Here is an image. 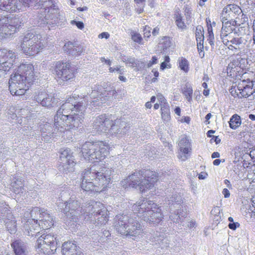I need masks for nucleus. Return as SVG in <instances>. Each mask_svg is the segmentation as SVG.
<instances>
[{
  "instance_id": "46",
  "label": "nucleus",
  "mask_w": 255,
  "mask_h": 255,
  "mask_svg": "<svg viewBox=\"0 0 255 255\" xmlns=\"http://www.w3.org/2000/svg\"><path fill=\"white\" fill-rule=\"evenodd\" d=\"M203 32V31H202L201 29H199V30H198V29H196V33H195L196 40L199 39V38H200V39H204V36Z\"/></svg>"
},
{
  "instance_id": "50",
  "label": "nucleus",
  "mask_w": 255,
  "mask_h": 255,
  "mask_svg": "<svg viewBox=\"0 0 255 255\" xmlns=\"http://www.w3.org/2000/svg\"><path fill=\"white\" fill-rule=\"evenodd\" d=\"M152 72L153 73L154 77L151 79V82L154 83L157 81V78L159 76V72L155 69H152Z\"/></svg>"
},
{
  "instance_id": "60",
  "label": "nucleus",
  "mask_w": 255,
  "mask_h": 255,
  "mask_svg": "<svg viewBox=\"0 0 255 255\" xmlns=\"http://www.w3.org/2000/svg\"><path fill=\"white\" fill-rule=\"evenodd\" d=\"M224 183L229 189H232V185L231 184L229 180L225 179L224 180Z\"/></svg>"
},
{
  "instance_id": "55",
  "label": "nucleus",
  "mask_w": 255,
  "mask_h": 255,
  "mask_svg": "<svg viewBox=\"0 0 255 255\" xmlns=\"http://www.w3.org/2000/svg\"><path fill=\"white\" fill-rule=\"evenodd\" d=\"M222 193L224 195L225 198H228L230 197V192L227 188H224L223 190Z\"/></svg>"
},
{
  "instance_id": "31",
  "label": "nucleus",
  "mask_w": 255,
  "mask_h": 255,
  "mask_svg": "<svg viewBox=\"0 0 255 255\" xmlns=\"http://www.w3.org/2000/svg\"><path fill=\"white\" fill-rule=\"evenodd\" d=\"M172 45L171 39L168 36H163L160 39L158 43V47L163 51H166Z\"/></svg>"
},
{
  "instance_id": "44",
  "label": "nucleus",
  "mask_w": 255,
  "mask_h": 255,
  "mask_svg": "<svg viewBox=\"0 0 255 255\" xmlns=\"http://www.w3.org/2000/svg\"><path fill=\"white\" fill-rule=\"evenodd\" d=\"M197 49L199 52V56L201 58H203L204 57V45L199 44L197 45Z\"/></svg>"
},
{
  "instance_id": "7",
  "label": "nucleus",
  "mask_w": 255,
  "mask_h": 255,
  "mask_svg": "<svg viewBox=\"0 0 255 255\" xmlns=\"http://www.w3.org/2000/svg\"><path fill=\"white\" fill-rule=\"evenodd\" d=\"M19 73H14L11 75L8 81L9 90L13 96H23L29 90L33 84Z\"/></svg>"
},
{
  "instance_id": "41",
  "label": "nucleus",
  "mask_w": 255,
  "mask_h": 255,
  "mask_svg": "<svg viewBox=\"0 0 255 255\" xmlns=\"http://www.w3.org/2000/svg\"><path fill=\"white\" fill-rule=\"evenodd\" d=\"M179 145L180 147H182V146H189V145H191V144L188 137L185 136L180 139Z\"/></svg>"
},
{
  "instance_id": "36",
  "label": "nucleus",
  "mask_w": 255,
  "mask_h": 255,
  "mask_svg": "<svg viewBox=\"0 0 255 255\" xmlns=\"http://www.w3.org/2000/svg\"><path fill=\"white\" fill-rule=\"evenodd\" d=\"M182 94L189 102L192 101L193 89L191 86H186L182 90Z\"/></svg>"
},
{
  "instance_id": "62",
  "label": "nucleus",
  "mask_w": 255,
  "mask_h": 255,
  "mask_svg": "<svg viewBox=\"0 0 255 255\" xmlns=\"http://www.w3.org/2000/svg\"><path fill=\"white\" fill-rule=\"evenodd\" d=\"M220 156V153L218 152H214L211 155L212 158H215Z\"/></svg>"
},
{
  "instance_id": "26",
  "label": "nucleus",
  "mask_w": 255,
  "mask_h": 255,
  "mask_svg": "<svg viewBox=\"0 0 255 255\" xmlns=\"http://www.w3.org/2000/svg\"><path fill=\"white\" fill-rule=\"evenodd\" d=\"M24 228L28 236H33L39 233L41 226L37 220L28 219L24 224Z\"/></svg>"
},
{
  "instance_id": "15",
  "label": "nucleus",
  "mask_w": 255,
  "mask_h": 255,
  "mask_svg": "<svg viewBox=\"0 0 255 255\" xmlns=\"http://www.w3.org/2000/svg\"><path fill=\"white\" fill-rule=\"evenodd\" d=\"M60 160V166L64 170H72L76 164L74 158L73 152L68 148L61 149Z\"/></svg>"
},
{
  "instance_id": "56",
  "label": "nucleus",
  "mask_w": 255,
  "mask_h": 255,
  "mask_svg": "<svg viewBox=\"0 0 255 255\" xmlns=\"http://www.w3.org/2000/svg\"><path fill=\"white\" fill-rule=\"evenodd\" d=\"M174 16L175 18V20L176 19H179L182 18V16H181V13H180L179 10H177L175 11V14H174Z\"/></svg>"
},
{
  "instance_id": "4",
  "label": "nucleus",
  "mask_w": 255,
  "mask_h": 255,
  "mask_svg": "<svg viewBox=\"0 0 255 255\" xmlns=\"http://www.w3.org/2000/svg\"><path fill=\"white\" fill-rule=\"evenodd\" d=\"M84 116H70L69 115L62 114L54 117V126L57 128V131L62 134V136L65 139V134L69 133V139L72 138L71 131L77 128L81 123Z\"/></svg>"
},
{
  "instance_id": "5",
  "label": "nucleus",
  "mask_w": 255,
  "mask_h": 255,
  "mask_svg": "<svg viewBox=\"0 0 255 255\" xmlns=\"http://www.w3.org/2000/svg\"><path fill=\"white\" fill-rule=\"evenodd\" d=\"M115 228L119 234L126 236L136 237L143 233L138 222H131L129 217L124 214L116 216Z\"/></svg>"
},
{
  "instance_id": "37",
  "label": "nucleus",
  "mask_w": 255,
  "mask_h": 255,
  "mask_svg": "<svg viewBox=\"0 0 255 255\" xmlns=\"http://www.w3.org/2000/svg\"><path fill=\"white\" fill-rule=\"evenodd\" d=\"M130 36L131 39L135 43L139 44H143V38L139 33L134 31H132L130 32Z\"/></svg>"
},
{
  "instance_id": "34",
  "label": "nucleus",
  "mask_w": 255,
  "mask_h": 255,
  "mask_svg": "<svg viewBox=\"0 0 255 255\" xmlns=\"http://www.w3.org/2000/svg\"><path fill=\"white\" fill-rule=\"evenodd\" d=\"M241 124V117L237 115H234L230 119L229 122L230 127L232 129H236Z\"/></svg>"
},
{
  "instance_id": "29",
  "label": "nucleus",
  "mask_w": 255,
  "mask_h": 255,
  "mask_svg": "<svg viewBox=\"0 0 255 255\" xmlns=\"http://www.w3.org/2000/svg\"><path fill=\"white\" fill-rule=\"evenodd\" d=\"M6 230L11 234H15L17 231V221L15 217L10 214L4 221Z\"/></svg>"
},
{
  "instance_id": "59",
  "label": "nucleus",
  "mask_w": 255,
  "mask_h": 255,
  "mask_svg": "<svg viewBox=\"0 0 255 255\" xmlns=\"http://www.w3.org/2000/svg\"><path fill=\"white\" fill-rule=\"evenodd\" d=\"M101 61L102 62H105L109 66H110L111 65V61L109 59H106L105 58H102Z\"/></svg>"
},
{
  "instance_id": "43",
  "label": "nucleus",
  "mask_w": 255,
  "mask_h": 255,
  "mask_svg": "<svg viewBox=\"0 0 255 255\" xmlns=\"http://www.w3.org/2000/svg\"><path fill=\"white\" fill-rule=\"evenodd\" d=\"M208 35L207 36V40L209 43L211 45H214V35L213 33H208Z\"/></svg>"
},
{
  "instance_id": "8",
  "label": "nucleus",
  "mask_w": 255,
  "mask_h": 255,
  "mask_svg": "<svg viewBox=\"0 0 255 255\" xmlns=\"http://www.w3.org/2000/svg\"><path fill=\"white\" fill-rule=\"evenodd\" d=\"M21 21L16 16H3L0 18V38L6 39L17 32Z\"/></svg>"
},
{
  "instance_id": "3",
  "label": "nucleus",
  "mask_w": 255,
  "mask_h": 255,
  "mask_svg": "<svg viewBox=\"0 0 255 255\" xmlns=\"http://www.w3.org/2000/svg\"><path fill=\"white\" fill-rule=\"evenodd\" d=\"M110 150V145L103 141L86 142L81 147L83 157L92 163L99 162L105 159L109 154Z\"/></svg>"
},
{
  "instance_id": "47",
  "label": "nucleus",
  "mask_w": 255,
  "mask_h": 255,
  "mask_svg": "<svg viewBox=\"0 0 255 255\" xmlns=\"http://www.w3.org/2000/svg\"><path fill=\"white\" fill-rule=\"evenodd\" d=\"M192 12L190 8L185 7L184 8V14L187 19L191 17Z\"/></svg>"
},
{
  "instance_id": "42",
  "label": "nucleus",
  "mask_w": 255,
  "mask_h": 255,
  "mask_svg": "<svg viewBox=\"0 0 255 255\" xmlns=\"http://www.w3.org/2000/svg\"><path fill=\"white\" fill-rule=\"evenodd\" d=\"M158 62V58L156 56H153L151 58V59L147 63V66L148 67H151L153 65L157 63Z\"/></svg>"
},
{
  "instance_id": "24",
  "label": "nucleus",
  "mask_w": 255,
  "mask_h": 255,
  "mask_svg": "<svg viewBox=\"0 0 255 255\" xmlns=\"http://www.w3.org/2000/svg\"><path fill=\"white\" fill-rule=\"evenodd\" d=\"M16 73L24 76L26 79L34 82L35 80L34 66L31 64L21 63L18 67Z\"/></svg>"
},
{
  "instance_id": "63",
  "label": "nucleus",
  "mask_w": 255,
  "mask_h": 255,
  "mask_svg": "<svg viewBox=\"0 0 255 255\" xmlns=\"http://www.w3.org/2000/svg\"><path fill=\"white\" fill-rule=\"evenodd\" d=\"M210 90L209 89H205L203 91V94L205 96H208L209 95Z\"/></svg>"
},
{
  "instance_id": "32",
  "label": "nucleus",
  "mask_w": 255,
  "mask_h": 255,
  "mask_svg": "<svg viewBox=\"0 0 255 255\" xmlns=\"http://www.w3.org/2000/svg\"><path fill=\"white\" fill-rule=\"evenodd\" d=\"M46 210L44 209H41L39 207H33L30 212V219L37 220L39 221V220L42 218L43 212H45Z\"/></svg>"
},
{
  "instance_id": "33",
  "label": "nucleus",
  "mask_w": 255,
  "mask_h": 255,
  "mask_svg": "<svg viewBox=\"0 0 255 255\" xmlns=\"http://www.w3.org/2000/svg\"><path fill=\"white\" fill-rule=\"evenodd\" d=\"M16 255H26L25 250L18 240H15L11 244Z\"/></svg>"
},
{
  "instance_id": "23",
  "label": "nucleus",
  "mask_w": 255,
  "mask_h": 255,
  "mask_svg": "<svg viewBox=\"0 0 255 255\" xmlns=\"http://www.w3.org/2000/svg\"><path fill=\"white\" fill-rule=\"evenodd\" d=\"M157 99L160 105L161 118L164 121L168 122L170 120V107L166 100L161 93L157 94Z\"/></svg>"
},
{
  "instance_id": "35",
  "label": "nucleus",
  "mask_w": 255,
  "mask_h": 255,
  "mask_svg": "<svg viewBox=\"0 0 255 255\" xmlns=\"http://www.w3.org/2000/svg\"><path fill=\"white\" fill-rule=\"evenodd\" d=\"M230 92L231 94L235 98H244L242 92V90L239 87V83L237 86H232L230 89Z\"/></svg>"
},
{
  "instance_id": "61",
  "label": "nucleus",
  "mask_w": 255,
  "mask_h": 255,
  "mask_svg": "<svg viewBox=\"0 0 255 255\" xmlns=\"http://www.w3.org/2000/svg\"><path fill=\"white\" fill-rule=\"evenodd\" d=\"M175 113L180 116V113H181V109L179 107H176L174 110Z\"/></svg>"
},
{
  "instance_id": "1",
  "label": "nucleus",
  "mask_w": 255,
  "mask_h": 255,
  "mask_svg": "<svg viewBox=\"0 0 255 255\" xmlns=\"http://www.w3.org/2000/svg\"><path fill=\"white\" fill-rule=\"evenodd\" d=\"M112 168L106 166L99 168L91 167L81 174L80 187L86 192L100 193L108 189L112 183Z\"/></svg>"
},
{
  "instance_id": "25",
  "label": "nucleus",
  "mask_w": 255,
  "mask_h": 255,
  "mask_svg": "<svg viewBox=\"0 0 255 255\" xmlns=\"http://www.w3.org/2000/svg\"><path fill=\"white\" fill-rule=\"evenodd\" d=\"M63 255H83L79 247L72 242H65L62 245Z\"/></svg>"
},
{
  "instance_id": "2",
  "label": "nucleus",
  "mask_w": 255,
  "mask_h": 255,
  "mask_svg": "<svg viewBox=\"0 0 255 255\" xmlns=\"http://www.w3.org/2000/svg\"><path fill=\"white\" fill-rule=\"evenodd\" d=\"M158 180V175L155 171L149 169L135 170L122 181L125 189L138 188L144 193L153 188Z\"/></svg>"
},
{
  "instance_id": "13",
  "label": "nucleus",
  "mask_w": 255,
  "mask_h": 255,
  "mask_svg": "<svg viewBox=\"0 0 255 255\" xmlns=\"http://www.w3.org/2000/svg\"><path fill=\"white\" fill-rule=\"evenodd\" d=\"M28 6V2L23 0H0V10L6 13L19 12Z\"/></svg>"
},
{
  "instance_id": "17",
  "label": "nucleus",
  "mask_w": 255,
  "mask_h": 255,
  "mask_svg": "<svg viewBox=\"0 0 255 255\" xmlns=\"http://www.w3.org/2000/svg\"><path fill=\"white\" fill-rule=\"evenodd\" d=\"M115 124L116 120H111L106 114H102L98 116L94 121L95 129L101 131L106 132L113 129Z\"/></svg>"
},
{
  "instance_id": "6",
  "label": "nucleus",
  "mask_w": 255,
  "mask_h": 255,
  "mask_svg": "<svg viewBox=\"0 0 255 255\" xmlns=\"http://www.w3.org/2000/svg\"><path fill=\"white\" fill-rule=\"evenodd\" d=\"M44 47V45L40 38L33 32H28L25 33L21 41V50L28 56L36 55Z\"/></svg>"
},
{
  "instance_id": "38",
  "label": "nucleus",
  "mask_w": 255,
  "mask_h": 255,
  "mask_svg": "<svg viewBox=\"0 0 255 255\" xmlns=\"http://www.w3.org/2000/svg\"><path fill=\"white\" fill-rule=\"evenodd\" d=\"M170 57L168 56H165L164 57V61L162 62L160 64V70H163L165 68H170L171 66L170 64Z\"/></svg>"
},
{
  "instance_id": "40",
  "label": "nucleus",
  "mask_w": 255,
  "mask_h": 255,
  "mask_svg": "<svg viewBox=\"0 0 255 255\" xmlns=\"http://www.w3.org/2000/svg\"><path fill=\"white\" fill-rule=\"evenodd\" d=\"M143 35L144 38H148L151 36V27L148 25L143 27Z\"/></svg>"
},
{
  "instance_id": "28",
  "label": "nucleus",
  "mask_w": 255,
  "mask_h": 255,
  "mask_svg": "<svg viewBox=\"0 0 255 255\" xmlns=\"http://www.w3.org/2000/svg\"><path fill=\"white\" fill-rule=\"evenodd\" d=\"M38 223L40 224L41 228L43 230L49 229L54 225L53 217L46 211L43 212V216Z\"/></svg>"
},
{
  "instance_id": "12",
  "label": "nucleus",
  "mask_w": 255,
  "mask_h": 255,
  "mask_svg": "<svg viewBox=\"0 0 255 255\" xmlns=\"http://www.w3.org/2000/svg\"><path fill=\"white\" fill-rule=\"evenodd\" d=\"M73 99L70 98L62 104L58 109L55 116L62 114L69 115L70 116H84L85 107L81 102H77L76 104L73 103Z\"/></svg>"
},
{
  "instance_id": "21",
  "label": "nucleus",
  "mask_w": 255,
  "mask_h": 255,
  "mask_svg": "<svg viewBox=\"0 0 255 255\" xmlns=\"http://www.w3.org/2000/svg\"><path fill=\"white\" fill-rule=\"evenodd\" d=\"M154 203L152 201H148L146 199L140 200L132 206V210L135 214H142L140 217L144 219V216L146 215V212L151 211L153 209Z\"/></svg>"
},
{
  "instance_id": "52",
  "label": "nucleus",
  "mask_w": 255,
  "mask_h": 255,
  "mask_svg": "<svg viewBox=\"0 0 255 255\" xmlns=\"http://www.w3.org/2000/svg\"><path fill=\"white\" fill-rule=\"evenodd\" d=\"M228 226L230 229L235 230L237 227L240 226V224L238 222L232 223H229Z\"/></svg>"
},
{
  "instance_id": "16",
  "label": "nucleus",
  "mask_w": 255,
  "mask_h": 255,
  "mask_svg": "<svg viewBox=\"0 0 255 255\" xmlns=\"http://www.w3.org/2000/svg\"><path fill=\"white\" fill-rule=\"evenodd\" d=\"M242 10L240 7L235 4L227 5L223 9L221 14V19L230 20L233 22L242 13Z\"/></svg>"
},
{
  "instance_id": "49",
  "label": "nucleus",
  "mask_w": 255,
  "mask_h": 255,
  "mask_svg": "<svg viewBox=\"0 0 255 255\" xmlns=\"http://www.w3.org/2000/svg\"><path fill=\"white\" fill-rule=\"evenodd\" d=\"M191 150V145L189 146H182L181 147V151L184 154L189 153Z\"/></svg>"
},
{
  "instance_id": "19",
  "label": "nucleus",
  "mask_w": 255,
  "mask_h": 255,
  "mask_svg": "<svg viewBox=\"0 0 255 255\" xmlns=\"http://www.w3.org/2000/svg\"><path fill=\"white\" fill-rule=\"evenodd\" d=\"M152 205H154L153 209L146 212L143 220L149 224L158 225L162 220L163 216L160 207L155 203Z\"/></svg>"
},
{
  "instance_id": "30",
  "label": "nucleus",
  "mask_w": 255,
  "mask_h": 255,
  "mask_svg": "<svg viewBox=\"0 0 255 255\" xmlns=\"http://www.w3.org/2000/svg\"><path fill=\"white\" fill-rule=\"evenodd\" d=\"M177 65L178 68L185 73H187L190 70L189 62L185 57H181L178 58Z\"/></svg>"
},
{
  "instance_id": "48",
  "label": "nucleus",
  "mask_w": 255,
  "mask_h": 255,
  "mask_svg": "<svg viewBox=\"0 0 255 255\" xmlns=\"http://www.w3.org/2000/svg\"><path fill=\"white\" fill-rule=\"evenodd\" d=\"M176 24L178 27L183 28L185 27L184 22L182 21V19H176L175 20Z\"/></svg>"
},
{
  "instance_id": "18",
  "label": "nucleus",
  "mask_w": 255,
  "mask_h": 255,
  "mask_svg": "<svg viewBox=\"0 0 255 255\" xmlns=\"http://www.w3.org/2000/svg\"><path fill=\"white\" fill-rule=\"evenodd\" d=\"M36 101L48 108L57 106L58 99L53 96L48 95L45 92H39L34 97Z\"/></svg>"
},
{
  "instance_id": "22",
  "label": "nucleus",
  "mask_w": 255,
  "mask_h": 255,
  "mask_svg": "<svg viewBox=\"0 0 255 255\" xmlns=\"http://www.w3.org/2000/svg\"><path fill=\"white\" fill-rule=\"evenodd\" d=\"M239 87L242 90L244 98H248L255 93V81L249 79L239 82Z\"/></svg>"
},
{
  "instance_id": "58",
  "label": "nucleus",
  "mask_w": 255,
  "mask_h": 255,
  "mask_svg": "<svg viewBox=\"0 0 255 255\" xmlns=\"http://www.w3.org/2000/svg\"><path fill=\"white\" fill-rule=\"evenodd\" d=\"M120 71V67H117L116 68L110 67L109 68V71H110V72H111V73L114 72L115 71Z\"/></svg>"
},
{
  "instance_id": "10",
  "label": "nucleus",
  "mask_w": 255,
  "mask_h": 255,
  "mask_svg": "<svg viewBox=\"0 0 255 255\" xmlns=\"http://www.w3.org/2000/svg\"><path fill=\"white\" fill-rule=\"evenodd\" d=\"M35 247L40 254L53 255L57 248L56 238L53 234H43L37 240Z\"/></svg>"
},
{
  "instance_id": "54",
  "label": "nucleus",
  "mask_w": 255,
  "mask_h": 255,
  "mask_svg": "<svg viewBox=\"0 0 255 255\" xmlns=\"http://www.w3.org/2000/svg\"><path fill=\"white\" fill-rule=\"evenodd\" d=\"M212 138L211 139V142H215L216 144H218L220 142L221 139L219 138L217 136H213L211 137Z\"/></svg>"
},
{
  "instance_id": "39",
  "label": "nucleus",
  "mask_w": 255,
  "mask_h": 255,
  "mask_svg": "<svg viewBox=\"0 0 255 255\" xmlns=\"http://www.w3.org/2000/svg\"><path fill=\"white\" fill-rule=\"evenodd\" d=\"M74 44L71 42H67L64 45L63 48L65 51L69 53H73L74 51Z\"/></svg>"
},
{
  "instance_id": "20",
  "label": "nucleus",
  "mask_w": 255,
  "mask_h": 255,
  "mask_svg": "<svg viewBox=\"0 0 255 255\" xmlns=\"http://www.w3.org/2000/svg\"><path fill=\"white\" fill-rule=\"evenodd\" d=\"M224 44L228 48L233 51H237L241 49L240 46L242 44L243 40L236 32L233 34L222 38Z\"/></svg>"
},
{
  "instance_id": "51",
  "label": "nucleus",
  "mask_w": 255,
  "mask_h": 255,
  "mask_svg": "<svg viewBox=\"0 0 255 255\" xmlns=\"http://www.w3.org/2000/svg\"><path fill=\"white\" fill-rule=\"evenodd\" d=\"M72 23L75 24L77 27L80 29H82L84 27V23L82 21H76L75 20H72Z\"/></svg>"
},
{
  "instance_id": "64",
  "label": "nucleus",
  "mask_w": 255,
  "mask_h": 255,
  "mask_svg": "<svg viewBox=\"0 0 255 255\" xmlns=\"http://www.w3.org/2000/svg\"><path fill=\"white\" fill-rule=\"evenodd\" d=\"M250 155L252 157V158H255V149L253 150H252L250 152Z\"/></svg>"
},
{
  "instance_id": "27",
  "label": "nucleus",
  "mask_w": 255,
  "mask_h": 255,
  "mask_svg": "<svg viewBox=\"0 0 255 255\" xmlns=\"http://www.w3.org/2000/svg\"><path fill=\"white\" fill-rule=\"evenodd\" d=\"M222 22V27L221 29V38L228 36L233 34V30L234 26L237 24V21H233V22L230 21V20L221 19Z\"/></svg>"
},
{
  "instance_id": "57",
  "label": "nucleus",
  "mask_w": 255,
  "mask_h": 255,
  "mask_svg": "<svg viewBox=\"0 0 255 255\" xmlns=\"http://www.w3.org/2000/svg\"><path fill=\"white\" fill-rule=\"evenodd\" d=\"M159 28L158 27H156L153 28L152 30V34L153 35H156L159 33Z\"/></svg>"
},
{
  "instance_id": "45",
  "label": "nucleus",
  "mask_w": 255,
  "mask_h": 255,
  "mask_svg": "<svg viewBox=\"0 0 255 255\" xmlns=\"http://www.w3.org/2000/svg\"><path fill=\"white\" fill-rule=\"evenodd\" d=\"M206 24H207V27L208 33H213V28H212V26L211 22L210 19L206 18Z\"/></svg>"
},
{
  "instance_id": "53",
  "label": "nucleus",
  "mask_w": 255,
  "mask_h": 255,
  "mask_svg": "<svg viewBox=\"0 0 255 255\" xmlns=\"http://www.w3.org/2000/svg\"><path fill=\"white\" fill-rule=\"evenodd\" d=\"M99 38H105L108 39L110 37V34L107 32H104L100 34L98 36Z\"/></svg>"
},
{
  "instance_id": "9",
  "label": "nucleus",
  "mask_w": 255,
  "mask_h": 255,
  "mask_svg": "<svg viewBox=\"0 0 255 255\" xmlns=\"http://www.w3.org/2000/svg\"><path fill=\"white\" fill-rule=\"evenodd\" d=\"M52 72L58 80L67 82L75 79L78 69L72 67L70 61L61 60L55 62Z\"/></svg>"
},
{
  "instance_id": "14",
  "label": "nucleus",
  "mask_w": 255,
  "mask_h": 255,
  "mask_svg": "<svg viewBox=\"0 0 255 255\" xmlns=\"http://www.w3.org/2000/svg\"><path fill=\"white\" fill-rule=\"evenodd\" d=\"M39 5L43 7L44 11L47 12V19L54 20L55 23L58 22L60 19L59 9L56 6L53 0H39Z\"/></svg>"
},
{
  "instance_id": "11",
  "label": "nucleus",
  "mask_w": 255,
  "mask_h": 255,
  "mask_svg": "<svg viewBox=\"0 0 255 255\" xmlns=\"http://www.w3.org/2000/svg\"><path fill=\"white\" fill-rule=\"evenodd\" d=\"M85 210L88 213L87 216L93 215L98 225H105L108 223L109 218V211L103 203L92 201L86 205Z\"/></svg>"
}]
</instances>
